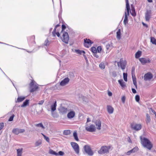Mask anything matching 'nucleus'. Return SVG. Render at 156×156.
<instances>
[{
	"mask_svg": "<svg viewBox=\"0 0 156 156\" xmlns=\"http://www.w3.org/2000/svg\"><path fill=\"white\" fill-rule=\"evenodd\" d=\"M141 51H138L135 54V57L136 58H138L140 57L141 55Z\"/></svg>",
	"mask_w": 156,
	"mask_h": 156,
	"instance_id": "nucleus-33",
	"label": "nucleus"
},
{
	"mask_svg": "<svg viewBox=\"0 0 156 156\" xmlns=\"http://www.w3.org/2000/svg\"><path fill=\"white\" fill-rule=\"evenodd\" d=\"M66 27L65 25H62V31H63L66 28Z\"/></svg>",
	"mask_w": 156,
	"mask_h": 156,
	"instance_id": "nucleus-53",
	"label": "nucleus"
},
{
	"mask_svg": "<svg viewBox=\"0 0 156 156\" xmlns=\"http://www.w3.org/2000/svg\"><path fill=\"white\" fill-rule=\"evenodd\" d=\"M91 51L92 52L94 53H96L97 52V50L95 47H92L91 48Z\"/></svg>",
	"mask_w": 156,
	"mask_h": 156,
	"instance_id": "nucleus-39",
	"label": "nucleus"
},
{
	"mask_svg": "<svg viewBox=\"0 0 156 156\" xmlns=\"http://www.w3.org/2000/svg\"><path fill=\"white\" fill-rule=\"evenodd\" d=\"M142 24H143V26H145L146 27H147V25L145 23H144V22H142Z\"/></svg>",
	"mask_w": 156,
	"mask_h": 156,
	"instance_id": "nucleus-63",
	"label": "nucleus"
},
{
	"mask_svg": "<svg viewBox=\"0 0 156 156\" xmlns=\"http://www.w3.org/2000/svg\"><path fill=\"white\" fill-rule=\"evenodd\" d=\"M4 126V123H0V130L3 128Z\"/></svg>",
	"mask_w": 156,
	"mask_h": 156,
	"instance_id": "nucleus-50",
	"label": "nucleus"
},
{
	"mask_svg": "<svg viewBox=\"0 0 156 156\" xmlns=\"http://www.w3.org/2000/svg\"><path fill=\"white\" fill-rule=\"evenodd\" d=\"M107 110L108 113L110 114H111L113 113L114 109L112 106L110 105H107Z\"/></svg>",
	"mask_w": 156,
	"mask_h": 156,
	"instance_id": "nucleus-21",
	"label": "nucleus"
},
{
	"mask_svg": "<svg viewBox=\"0 0 156 156\" xmlns=\"http://www.w3.org/2000/svg\"><path fill=\"white\" fill-rule=\"evenodd\" d=\"M123 78H124V80L125 81H126V82L127 81V74L126 73H123Z\"/></svg>",
	"mask_w": 156,
	"mask_h": 156,
	"instance_id": "nucleus-41",
	"label": "nucleus"
},
{
	"mask_svg": "<svg viewBox=\"0 0 156 156\" xmlns=\"http://www.w3.org/2000/svg\"><path fill=\"white\" fill-rule=\"evenodd\" d=\"M133 83L134 85L136 87V88H137V84H136V81H133Z\"/></svg>",
	"mask_w": 156,
	"mask_h": 156,
	"instance_id": "nucleus-55",
	"label": "nucleus"
},
{
	"mask_svg": "<svg viewBox=\"0 0 156 156\" xmlns=\"http://www.w3.org/2000/svg\"><path fill=\"white\" fill-rule=\"evenodd\" d=\"M126 8L127 12H125L124 19L123 21L124 24L126 25L128 22V16L129 15V11L130 10L128 0H126Z\"/></svg>",
	"mask_w": 156,
	"mask_h": 156,
	"instance_id": "nucleus-2",
	"label": "nucleus"
},
{
	"mask_svg": "<svg viewBox=\"0 0 156 156\" xmlns=\"http://www.w3.org/2000/svg\"><path fill=\"white\" fill-rule=\"evenodd\" d=\"M56 31H53L52 32V34L53 36H55L56 35Z\"/></svg>",
	"mask_w": 156,
	"mask_h": 156,
	"instance_id": "nucleus-60",
	"label": "nucleus"
},
{
	"mask_svg": "<svg viewBox=\"0 0 156 156\" xmlns=\"http://www.w3.org/2000/svg\"><path fill=\"white\" fill-rule=\"evenodd\" d=\"M58 25H57L56 26V27H55V28L54 30L53 31H56V28H57V27H58Z\"/></svg>",
	"mask_w": 156,
	"mask_h": 156,
	"instance_id": "nucleus-62",
	"label": "nucleus"
},
{
	"mask_svg": "<svg viewBox=\"0 0 156 156\" xmlns=\"http://www.w3.org/2000/svg\"><path fill=\"white\" fill-rule=\"evenodd\" d=\"M71 145L75 153L78 154L79 153V146L78 144L75 142H72Z\"/></svg>",
	"mask_w": 156,
	"mask_h": 156,
	"instance_id": "nucleus-9",
	"label": "nucleus"
},
{
	"mask_svg": "<svg viewBox=\"0 0 156 156\" xmlns=\"http://www.w3.org/2000/svg\"><path fill=\"white\" fill-rule=\"evenodd\" d=\"M75 52L76 53L80 54L83 55L84 57H85V52L83 51H81L79 50H75Z\"/></svg>",
	"mask_w": 156,
	"mask_h": 156,
	"instance_id": "nucleus-24",
	"label": "nucleus"
},
{
	"mask_svg": "<svg viewBox=\"0 0 156 156\" xmlns=\"http://www.w3.org/2000/svg\"><path fill=\"white\" fill-rule=\"evenodd\" d=\"M140 140L142 145L148 149L150 150L153 147V145L150 141L147 138L140 136Z\"/></svg>",
	"mask_w": 156,
	"mask_h": 156,
	"instance_id": "nucleus-1",
	"label": "nucleus"
},
{
	"mask_svg": "<svg viewBox=\"0 0 156 156\" xmlns=\"http://www.w3.org/2000/svg\"><path fill=\"white\" fill-rule=\"evenodd\" d=\"M41 134L43 136H44V139L48 142V143H49V138L47 137V136H46L45 135H44L43 134V133H41Z\"/></svg>",
	"mask_w": 156,
	"mask_h": 156,
	"instance_id": "nucleus-37",
	"label": "nucleus"
},
{
	"mask_svg": "<svg viewBox=\"0 0 156 156\" xmlns=\"http://www.w3.org/2000/svg\"><path fill=\"white\" fill-rule=\"evenodd\" d=\"M116 37L118 40H120L121 38V33L120 29L118 30L116 33Z\"/></svg>",
	"mask_w": 156,
	"mask_h": 156,
	"instance_id": "nucleus-27",
	"label": "nucleus"
},
{
	"mask_svg": "<svg viewBox=\"0 0 156 156\" xmlns=\"http://www.w3.org/2000/svg\"><path fill=\"white\" fill-rule=\"evenodd\" d=\"M73 136L75 140L77 141H79V139L77 136V134L76 131L74 132L73 133Z\"/></svg>",
	"mask_w": 156,
	"mask_h": 156,
	"instance_id": "nucleus-32",
	"label": "nucleus"
},
{
	"mask_svg": "<svg viewBox=\"0 0 156 156\" xmlns=\"http://www.w3.org/2000/svg\"><path fill=\"white\" fill-rule=\"evenodd\" d=\"M69 81V79L66 78L62 80L60 83V85L62 86H64L68 83Z\"/></svg>",
	"mask_w": 156,
	"mask_h": 156,
	"instance_id": "nucleus-19",
	"label": "nucleus"
},
{
	"mask_svg": "<svg viewBox=\"0 0 156 156\" xmlns=\"http://www.w3.org/2000/svg\"><path fill=\"white\" fill-rule=\"evenodd\" d=\"M49 154H51L54 155H55L56 156L58 155L57 153L54 151L52 149H50L49 150Z\"/></svg>",
	"mask_w": 156,
	"mask_h": 156,
	"instance_id": "nucleus-34",
	"label": "nucleus"
},
{
	"mask_svg": "<svg viewBox=\"0 0 156 156\" xmlns=\"http://www.w3.org/2000/svg\"><path fill=\"white\" fill-rule=\"evenodd\" d=\"M110 148V147L109 146H102L101 147L100 149L98 151V153L101 154L108 153Z\"/></svg>",
	"mask_w": 156,
	"mask_h": 156,
	"instance_id": "nucleus-5",
	"label": "nucleus"
},
{
	"mask_svg": "<svg viewBox=\"0 0 156 156\" xmlns=\"http://www.w3.org/2000/svg\"><path fill=\"white\" fill-rule=\"evenodd\" d=\"M26 98V97L23 96H18L16 103L20 102L23 101Z\"/></svg>",
	"mask_w": 156,
	"mask_h": 156,
	"instance_id": "nucleus-20",
	"label": "nucleus"
},
{
	"mask_svg": "<svg viewBox=\"0 0 156 156\" xmlns=\"http://www.w3.org/2000/svg\"><path fill=\"white\" fill-rule=\"evenodd\" d=\"M56 35L57 36H58V37H59V36H60V34H59V32H57V33H56Z\"/></svg>",
	"mask_w": 156,
	"mask_h": 156,
	"instance_id": "nucleus-64",
	"label": "nucleus"
},
{
	"mask_svg": "<svg viewBox=\"0 0 156 156\" xmlns=\"http://www.w3.org/2000/svg\"><path fill=\"white\" fill-rule=\"evenodd\" d=\"M49 44V41L48 39H46L44 42V44L45 45H48Z\"/></svg>",
	"mask_w": 156,
	"mask_h": 156,
	"instance_id": "nucleus-47",
	"label": "nucleus"
},
{
	"mask_svg": "<svg viewBox=\"0 0 156 156\" xmlns=\"http://www.w3.org/2000/svg\"><path fill=\"white\" fill-rule=\"evenodd\" d=\"M146 123L147 124H148L149 123H150L151 121L150 116L147 113L146 114Z\"/></svg>",
	"mask_w": 156,
	"mask_h": 156,
	"instance_id": "nucleus-28",
	"label": "nucleus"
},
{
	"mask_svg": "<svg viewBox=\"0 0 156 156\" xmlns=\"http://www.w3.org/2000/svg\"><path fill=\"white\" fill-rule=\"evenodd\" d=\"M57 106L56 101H55L52 103L51 106V112L52 115L54 117H57V116L55 115V113L54 112L56 109V107Z\"/></svg>",
	"mask_w": 156,
	"mask_h": 156,
	"instance_id": "nucleus-10",
	"label": "nucleus"
},
{
	"mask_svg": "<svg viewBox=\"0 0 156 156\" xmlns=\"http://www.w3.org/2000/svg\"><path fill=\"white\" fill-rule=\"evenodd\" d=\"M69 110L67 108L64 107H61L59 109V113L62 114L66 113L69 111Z\"/></svg>",
	"mask_w": 156,
	"mask_h": 156,
	"instance_id": "nucleus-17",
	"label": "nucleus"
},
{
	"mask_svg": "<svg viewBox=\"0 0 156 156\" xmlns=\"http://www.w3.org/2000/svg\"><path fill=\"white\" fill-rule=\"evenodd\" d=\"M138 150V148L137 147H136L133 148L131 150V151L132 152V153H134L136 152Z\"/></svg>",
	"mask_w": 156,
	"mask_h": 156,
	"instance_id": "nucleus-42",
	"label": "nucleus"
},
{
	"mask_svg": "<svg viewBox=\"0 0 156 156\" xmlns=\"http://www.w3.org/2000/svg\"><path fill=\"white\" fill-rule=\"evenodd\" d=\"M58 155L63 156L64 155V153L62 151H59L57 153Z\"/></svg>",
	"mask_w": 156,
	"mask_h": 156,
	"instance_id": "nucleus-44",
	"label": "nucleus"
},
{
	"mask_svg": "<svg viewBox=\"0 0 156 156\" xmlns=\"http://www.w3.org/2000/svg\"><path fill=\"white\" fill-rule=\"evenodd\" d=\"M14 117V114H12V116L10 117V118L9 119V121H11L13 120V119Z\"/></svg>",
	"mask_w": 156,
	"mask_h": 156,
	"instance_id": "nucleus-48",
	"label": "nucleus"
},
{
	"mask_svg": "<svg viewBox=\"0 0 156 156\" xmlns=\"http://www.w3.org/2000/svg\"><path fill=\"white\" fill-rule=\"evenodd\" d=\"M126 65V62L122 59H121L120 62H118V67H120L122 70L125 69Z\"/></svg>",
	"mask_w": 156,
	"mask_h": 156,
	"instance_id": "nucleus-14",
	"label": "nucleus"
},
{
	"mask_svg": "<svg viewBox=\"0 0 156 156\" xmlns=\"http://www.w3.org/2000/svg\"><path fill=\"white\" fill-rule=\"evenodd\" d=\"M91 121L90 119L89 118H87V121L86 123H88Z\"/></svg>",
	"mask_w": 156,
	"mask_h": 156,
	"instance_id": "nucleus-58",
	"label": "nucleus"
},
{
	"mask_svg": "<svg viewBox=\"0 0 156 156\" xmlns=\"http://www.w3.org/2000/svg\"><path fill=\"white\" fill-rule=\"evenodd\" d=\"M132 90L133 93L135 94L136 93V91L134 89L132 88Z\"/></svg>",
	"mask_w": 156,
	"mask_h": 156,
	"instance_id": "nucleus-54",
	"label": "nucleus"
},
{
	"mask_svg": "<svg viewBox=\"0 0 156 156\" xmlns=\"http://www.w3.org/2000/svg\"><path fill=\"white\" fill-rule=\"evenodd\" d=\"M30 92H33L37 90L38 88V85L33 80H32L31 82L30 83Z\"/></svg>",
	"mask_w": 156,
	"mask_h": 156,
	"instance_id": "nucleus-4",
	"label": "nucleus"
},
{
	"mask_svg": "<svg viewBox=\"0 0 156 156\" xmlns=\"http://www.w3.org/2000/svg\"><path fill=\"white\" fill-rule=\"evenodd\" d=\"M23 149L22 148L18 149L17 150V156H21Z\"/></svg>",
	"mask_w": 156,
	"mask_h": 156,
	"instance_id": "nucleus-30",
	"label": "nucleus"
},
{
	"mask_svg": "<svg viewBox=\"0 0 156 156\" xmlns=\"http://www.w3.org/2000/svg\"><path fill=\"white\" fill-rule=\"evenodd\" d=\"M94 124L96 126V129H97L98 130H100L101 129V121L99 119H98L95 121Z\"/></svg>",
	"mask_w": 156,
	"mask_h": 156,
	"instance_id": "nucleus-18",
	"label": "nucleus"
},
{
	"mask_svg": "<svg viewBox=\"0 0 156 156\" xmlns=\"http://www.w3.org/2000/svg\"><path fill=\"white\" fill-rule=\"evenodd\" d=\"M126 100V97L124 96H123L121 98V100L123 102V103H125Z\"/></svg>",
	"mask_w": 156,
	"mask_h": 156,
	"instance_id": "nucleus-46",
	"label": "nucleus"
},
{
	"mask_svg": "<svg viewBox=\"0 0 156 156\" xmlns=\"http://www.w3.org/2000/svg\"><path fill=\"white\" fill-rule=\"evenodd\" d=\"M131 11H132V13L131 12V15L133 16H135L136 15V14L135 11L134 9L133 8H132Z\"/></svg>",
	"mask_w": 156,
	"mask_h": 156,
	"instance_id": "nucleus-40",
	"label": "nucleus"
},
{
	"mask_svg": "<svg viewBox=\"0 0 156 156\" xmlns=\"http://www.w3.org/2000/svg\"><path fill=\"white\" fill-rule=\"evenodd\" d=\"M93 55L94 56H95V57H96V58H98L99 57V56L98 55L97 53V52L96 53H94L93 54Z\"/></svg>",
	"mask_w": 156,
	"mask_h": 156,
	"instance_id": "nucleus-52",
	"label": "nucleus"
},
{
	"mask_svg": "<svg viewBox=\"0 0 156 156\" xmlns=\"http://www.w3.org/2000/svg\"><path fill=\"white\" fill-rule=\"evenodd\" d=\"M93 43V42L89 39H84V46L87 48H89L91 44Z\"/></svg>",
	"mask_w": 156,
	"mask_h": 156,
	"instance_id": "nucleus-15",
	"label": "nucleus"
},
{
	"mask_svg": "<svg viewBox=\"0 0 156 156\" xmlns=\"http://www.w3.org/2000/svg\"><path fill=\"white\" fill-rule=\"evenodd\" d=\"M151 42L154 44L156 45V39L154 37H151Z\"/></svg>",
	"mask_w": 156,
	"mask_h": 156,
	"instance_id": "nucleus-35",
	"label": "nucleus"
},
{
	"mask_svg": "<svg viewBox=\"0 0 156 156\" xmlns=\"http://www.w3.org/2000/svg\"><path fill=\"white\" fill-rule=\"evenodd\" d=\"M84 149L85 152L89 156H92L94 153L91 148L88 145H86L84 147Z\"/></svg>",
	"mask_w": 156,
	"mask_h": 156,
	"instance_id": "nucleus-6",
	"label": "nucleus"
},
{
	"mask_svg": "<svg viewBox=\"0 0 156 156\" xmlns=\"http://www.w3.org/2000/svg\"><path fill=\"white\" fill-rule=\"evenodd\" d=\"M139 61L140 62L143 64H145V63L148 62V60L147 59L145 58H141L139 59Z\"/></svg>",
	"mask_w": 156,
	"mask_h": 156,
	"instance_id": "nucleus-25",
	"label": "nucleus"
},
{
	"mask_svg": "<svg viewBox=\"0 0 156 156\" xmlns=\"http://www.w3.org/2000/svg\"><path fill=\"white\" fill-rule=\"evenodd\" d=\"M67 114V117L69 119H72L73 118L75 115V112L73 110L69 109Z\"/></svg>",
	"mask_w": 156,
	"mask_h": 156,
	"instance_id": "nucleus-12",
	"label": "nucleus"
},
{
	"mask_svg": "<svg viewBox=\"0 0 156 156\" xmlns=\"http://www.w3.org/2000/svg\"><path fill=\"white\" fill-rule=\"evenodd\" d=\"M132 152L131 150L128 151L126 153V154L127 155H130L131 153H132Z\"/></svg>",
	"mask_w": 156,
	"mask_h": 156,
	"instance_id": "nucleus-51",
	"label": "nucleus"
},
{
	"mask_svg": "<svg viewBox=\"0 0 156 156\" xmlns=\"http://www.w3.org/2000/svg\"><path fill=\"white\" fill-rule=\"evenodd\" d=\"M151 16V11L147 10L145 13V18L146 21H149Z\"/></svg>",
	"mask_w": 156,
	"mask_h": 156,
	"instance_id": "nucleus-13",
	"label": "nucleus"
},
{
	"mask_svg": "<svg viewBox=\"0 0 156 156\" xmlns=\"http://www.w3.org/2000/svg\"><path fill=\"white\" fill-rule=\"evenodd\" d=\"M99 66L101 69H104L105 68V66L104 63L103 62H102L99 64Z\"/></svg>",
	"mask_w": 156,
	"mask_h": 156,
	"instance_id": "nucleus-36",
	"label": "nucleus"
},
{
	"mask_svg": "<svg viewBox=\"0 0 156 156\" xmlns=\"http://www.w3.org/2000/svg\"><path fill=\"white\" fill-rule=\"evenodd\" d=\"M108 95L109 96H111L112 95V93L111 92L108 91Z\"/></svg>",
	"mask_w": 156,
	"mask_h": 156,
	"instance_id": "nucleus-56",
	"label": "nucleus"
},
{
	"mask_svg": "<svg viewBox=\"0 0 156 156\" xmlns=\"http://www.w3.org/2000/svg\"><path fill=\"white\" fill-rule=\"evenodd\" d=\"M118 81L122 88H124L126 87L125 83L122 80H119Z\"/></svg>",
	"mask_w": 156,
	"mask_h": 156,
	"instance_id": "nucleus-26",
	"label": "nucleus"
},
{
	"mask_svg": "<svg viewBox=\"0 0 156 156\" xmlns=\"http://www.w3.org/2000/svg\"><path fill=\"white\" fill-rule=\"evenodd\" d=\"M70 133V131L69 130H64L63 132V134L65 135H68Z\"/></svg>",
	"mask_w": 156,
	"mask_h": 156,
	"instance_id": "nucleus-38",
	"label": "nucleus"
},
{
	"mask_svg": "<svg viewBox=\"0 0 156 156\" xmlns=\"http://www.w3.org/2000/svg\"><path fill=\"white\" fill-rule=\"evenodd\" d=\"M150 109L151 110L152 112H153L154 114H155V113H156V112H155V111L154 110H153L152 108H150Z\"/></svg>",
	"mask_w": 156,
	"mask_h": 156,
	"instance_id": "nucleus-61",
	"label": "nucleus"
},
{
	"mask_svg": "<svg viewBox=\"0 0 156 156\" xmlns=\"http://www.w3.org/2000/svg\"><path fill=\"white\" fill-rule=\"evenodd\" d=\"M62 41L66 44L68 43V41L69 40V38L68 33L65 32L63 33L62 36L61 37Z\"/></svg>",
	"mask_w": 156,
	"mask_h": 156,
	"instance_id": "nucleus-8",
	"label": "nucleus"
},
{
	"mask_svg": "<svg viewBox=\"0 0 156 156\" xmlns=\"http://www.w3.org/2000/svg\"><path fill=\"white\" fill-rule=\"evenodd\" d=\"M132 76L133 78V81H136V78L135 77H133V75H132Z\"/></svg>",
	"mask_w": 156,
	"mask_h": 156,
	"instance_id": "nucleus-59",
	"label": "nucleus"
},
{
	"mask_svg": "<svg viewBox=\"0 0 156 156\" xmlns=\"http://www.w3.org/2000/svg\"><path fill=\"white\" fill-rule=\"evenodd\" d=\"M42 143V140H39L37 141L35 143V145L36 146H38L41 144Z\"/></svg>",
	"mask_w": 156,
	"mask_h": 156,
	"instance_id": "nucleus-31",
	"label": "nucleus"
},
{
	"mask_svg": "<svg viewBox=\"0 0 156 156\" xmlns=\"http://www.w3.org/2000/svg\"><path fill=\"white\" fill-rule=\"evenodd\" d=\"M85 129L88 132H93L96 131V128L95 125L92 124H88L86 123L85 126Z\"/></svg>",
	"mask_w": 156,
	"mask_h": 156,
	"instance_id": "nucleus-3",
	"label": "nucleus"
},
{
	"mask_svg": "<svg viewBox=\"0 0 156 156\" xmlns=\"http://www.w3.org/2000/svg\"><path fill=\"white\" fill-rule=\"evenodd\" d=\"M131 129L136 131H138L141 129L142 125L140 124H137L133 122L130 124Z\"/></svg>",
	"mask_w": 156,
	"mask_h": 156,
	"instance_id": "nucleus-7",
	"label": "nucleus"
},
{
	"mask_svg": "<svg viewBox=\"0 0 156 156\" xmlns=\"http://www.w3.org/2000/svg\"><path fill=\"white\" fill-rule=\"evenodd\" d=\"M102 48L101 46H98L97 47V51H98V52L100 53L101 50Z\"/></svg>",
	"mask_w": 156,
	"mask_h": 156,
	"instance_id": "nucleus-45",
	"label": "nucleus"
},
{
	"mask_svg": "<svg viewBox=\"0 0 156 156\" xmlns=\"http://www.w3.org/2000/svg\"><path fill=\"white\" fill-rule=\"evenodd\" d=\"M153 77V76L151 73L148 72L145 74L144 76V79L146 81H150Z\"/></svg>",
	"mask_w": 156,
	"mask_h": 156,
	"instance_id": "nucleus-11",
	"label": "nucleus"
},
{
	"mask_svg": "<svg viewBox=\"0 0 156 156\" xmlns=\"http://www.w3.org/2000/svg\"><path fill=\"white\" fill-rule=\"evenodd\" d=\"M25 131L23 129H19L18 128L14 129L12 130V133L18 135L20 133H22Z\"/></svg>",
	"mask_w": 156,
	"mask_h": 156,
	"instance_id": "nucleus-16",
	"label": "nucleus"
},
{
	"mask_svg": "<svg viewBox=\"0 0 156 156\" xmlns=\"http://www.w3.org/2000/svg\"><path fill=\"white\" fill-rule=\"evenodd\" d=\"M135 99L136 101L138 102L140 100V96L138 95H136L135 96Z\"/></svg>",
	"mask_w": 156,
	"mask_h": 156,
	"instance_id": "nucleus-43",
	"label": "nucleus"
},
{
	"mask_svg": "<svg viewBox=\"0 0 156 156\" xmlns=\"http://www.w3.org/2000/svg\"><path fill=\"white\" fill-rule=\"evenodd\" d=\"M35 126L37 127L41 128V129H45V127L42 123L36 124Z\"/></svg>",
	"mask_w": 156,
	"mask_h": 156,
	"instance_id": "nucleus-29",
	"label": "nucleus"
},
{
	"mask_svg": "<svg viewBox=\"0 0 156 156\" xmlns=\"http://www.w3.org/2000/svg\"><path fill=\"white\" fill-rule=\"evenodd\" d=\"M112 76L114 77L116 76V73L115 72H113L112 73Z\"/></svg>",
	"mask_w": 156,
	"mask_h": 156,
	"instance_id": "nucleus-57",
	"label": "nucleus"
},
{
	"mask_svg": "<svg viewBox=\"0 0 156 156\" xmlns=\"http://www.w3.org/2000/svg\"><path fill=\"white\" fill-rule=\"evenodd\" d=\"M44 100H41L39 101L38 104L39 105H42L44 103Z\"/></svg>",
	"mask_w": 156,
	"mask_h": 156,
	"instance_id": "nucleus-49",
	"label": "nucleus"
},
{
	"mask_svg": "<svg viewBox=\"0 0 156 156\" xmlns=\"http://www.w3.org/2000/svg\"><path fill=\"white\" fill-rule=\"evenodd\" d=\"M107 51L106 53H108L112 48V43L108 44L106 46Z\"/></svg>",
	"mask_w": 156,
	"mask_h": 156,
	"instance_id": "nucleus-22",
	"label": "nucleus"
},
{
	"mask_svg": "<svg viewBox=\"0 0 156 156\" xmlns=\"http://www.w3.org/2000/svg\"><path fill=\"white\" fill-rule=\"evenodd\" d=\"M29 103V100L26 99L25 101H24L23 104L21 105V107H25L27 106L28 105Z\"/></svg>",
	"mask_w": 156,
	"mask_h": 156,
	"instance_id": "nucleus-23",
	"label": "nucleus"
}]
</instances>
